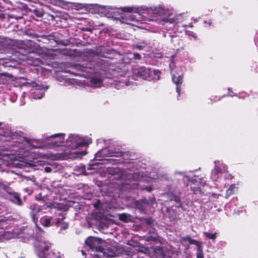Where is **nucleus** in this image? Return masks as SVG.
Returning <instances> with one entry per match:
<instances>
[{"mask_svg":"<svg viewBox=\"0 0 258 258\" xmlns=\"http://www.w3.org/2000/svg\"><path fill=\"white\" fill-rule=\"evenodd\" d=\"M47 139H52L53 147L61 146L63 152L56 154L51 155L50 157L53 160H68L81 159L87 154L86 150L80 152L75 151L76 149L87 146L90 144L92 140L89 138H81L78 135L71 134L66 140L63 145H61L64 139L63 134H57L48 137Z\"/></svg>","mask_w":258,"mask_h":258,"instance_id":"obj_1","label":"nucleus"},{"mask_svg":"<svg viewBox=\"0 0 258 258\" xmlns=\"http://www.w3.org/2000/svg\"><path fill=\"white\" fill-rule=\"evenodd\" d=\"M122 11L127 13L135 12L139 14H146V12L152 11L153 14V18L150 20L155 21L159 24L164 26L167 24H172L175 23L176 19L175 18L173 11L171 10L162 7L151 8L150 9H145L143 7H123L121 8Z\"/></svg>","mask_w":258,"mask_h":258,"instance_id":"obj_2","label":"nucleus"},{"mask_svg":"<svg viewBox=\"0 0 258 258\" xmlns=\"http://www.w3.org/2000/svg\"><path fill=\"white\" fill-rule=\"evenodd\" d=\"M100 241L99 238L93 237H89L86 240V244L89 246L92 251L99 252L98 254L91 253L90 257L86 258H101L102 256V248L100 245Z\"/></svg>","mask_w":258,"mask_h":258,"instance_id":"obj_3","label":"nucleus"},{"mask_svg":"<svg viewBox=\"0 0 258 258\" xmlns=\"http://www.w3.org/2000/svg\"><path fill=\"white\" fill-rule=\"evenodd\" d=\"M160 72L158 70H153L146 68H141L138 72V75L145 80H159Z\"/></svg>","mask_w":258,"mask_h":258,"instance_id":"obj_4","label":"nucleus"},{"mask_svg":"<svg viewBox=\"0 0 258 258\" xmlns=\"http://www.w3.org/2000/svg\"><path fill=\"white\" fill-rule=\"evenodd\" d=\"M30 209L31 210L30 214L32 221L36 224L39 217V213L41 211V209L37 205L33 204L30 207Z\"/></svg>","mask_w":258,"mask_h":258,"instance_id":"obj_5","label":"nucleus"},{"mask_svg":"<svg viewBox=\"0 0 258 258\" xmlns=\"http://www.w3.org/2000/svg\"><path fill=\"white\" fill-rule=\"evenodd\" d=\"M222 166L223 169H221L220 168L218 167L217 165H216L214 169L212 170L211 178L213 180L217 181L223 173V171L226 170V166L225 165H223Z\"/></svg>","mask_w":258,"mask_h":258,"instance_id":"obj_6","label":"nucleus"},{"mask_svg":"<svg viewBox=\"0 0 258 258\" xmlns=\"http://www.w3.org/2000/svg\"><path fill=\"white\" fill-rule=\"evenodd\" d=\"M171 73L172 74V81L176 84V92L178 93V96H180L181 91L180 85L182 83V76L181 75L176 76V75L173 73L172 71H171Z\"/></svg>","mask_w":258,"mask_h":258,"instance_id":"obj_7","label":"nucleus"},{"mask_svg":"<svg viewBox=\"0 0 258 258\" xmlns=\"http://www.w3.org/2000/svg\"><path fill=\"white\" fill-rule=\"evenodd\" d=\"M32 97L34 99H41L44 95V91L39 87L38 88H35L32 90Z\"/></svg>","mask_w":258,"mask_h":258,"instance_id":"obj_8","label":"nucleus"},{"mask_svg":"<svg viewBox=\"0 0 258 258\" xmlns=\"http://www.w3.org/2000/svg\"><path fill=\"white\" fill-rule=\"evenodd\" d=\"M12 238V234L9 232L4 231L3 229L0 230V242L10 239Z\"/></svg>","mask_w":258,"mask_h":258,"instance_id":"obj_9","label":"nucleus"},{"mask_svg":"<svg viewBox=\"0 0 258 258\" xmlns=\"http://www.w3.org/2000/svg\"><path fill=\"white\" fill-rule=\"evenodd\" d=\"M107 152H108V149H104L102 151L98 152V154L103 153L104 155L106 156L116 157L121 156L122 154V152H108V153H107Z\"/></svg>","mask_w":258,"mask_h":258,"instance_id":"obj_10","label":"nucleus"},{"mask_svg":"<svg viewBox=\"0 0 258 258\" xmlns=\"http://www.w3.org/2000/svg\"><path fill=\"white\" fill-rule=\"evenodd\" d=\"M122 23L130 24L131 22L135 20V17L134 16L131 14L124 15L123 17H121Z\"/></svg>","mask_w":258,"mask_h":258,"instance_id":"obj_11","label":"nucleus"},{"mask_svg":"<svg viewBox=\"0 0 258 258\" xmlns=\"http://www.w3.org/2000/svg\"><path fill=\"white\" fill-rule=\"evenodd\" d=\"M184 241H187L190 244H195L198 246V247H201V243L198 241L196 240L191 238L189 236H186L183 238Z\"/></svg>","mask_w":258,"mask_h":258,"instance_id":"obj_12","label":"nucleus"},{"mask_svg":"<svg viewBox=\"0 0 258 258\" xmlns=\"http://www.w3.org/2000/svg\"><path fill=\"white\" fill-rule=\"evenodd\" d=\"M91 82L95 87H100L102 84V80L100 78L94 77L91 78Z\"/></svg>","mask_w":258,"mask_h":258,"instance_id":"obj_13","label":"nucleus"},{"mask_svg":"<svg viewBox=\"0 0 258 258\" xmlns=\"http://www.w3.org/2000/svg\"><path fill=\"white\" fill-rule=\"evenodd\" d=\"M236 191V187L234 185H231L230 187L226 190V198H228L229 196L235 193Z\"/></svg>","mask_w":258,"mask_h":258,"instance_id":"obj_14","label":"nucleus"},{"mask_svg":"<svg viewBox=\"0 0 258 258\" xmlns=\"http://www.w3.org/2000/svg\"><path fill=\"white\" fill-rule=\"evenodd\" d=\"M42 225L45 227H48L50 225L51 219L46 217H44L40 219Z\"/></svg>","mask_w":258,"mask_h":258,"instance_id":"obj_15","label":"nucleus"},{"mask_svg":"<svg viewBox=\"0 0 258 258\" xmlns=\"http://www.w3.org/2000/svg\"><path fill=\"white\" fill-rule=\"evenodd\" d=\"M13 196L14 198V202L16 204L20 205L21 204V200L19 197V196L16 192L13 193Z\"/></svg>","mask_w":258,"mask_h":258,"instance_id":"obj_16","label":"nucleus"},{"mask_svg":"<svg viewBox=\"0 0 258 258\" xmlns=\"http://www.w3.org/2000/svg\"><path fill=\"white\" fill-rule=\"evenodd\" d=\"M203 234L205 236L212 240H214L216 238L217 234L216 232H215L214 233H210L208 232H204Z\"/></svg>","mask_w":258,"mask_h":258,"instance_id":"obj_17","label":"nucleus"},{"mask_svg":"<svg viewBox=\"0 0 258 258\" xmlns=\"http://www.w3.org/2000/svg\"><path fill=\"white\" fill-rule=\"evenodd\" d=\"M103 9L104 10V14L105 15L111 14V13H114V9L111 8V7L105 6L103 7Z\"/></svg>","mask_w":258,"mask_h":258,"instance_id":"obj_18","label":"nucleus"},{"mask_svg":"<svg viewBox=\"0 0 258 258\" xmlns=\"http://www.w3.org/2000/svg\"><path fill=\"white\" fill-rule=\"evenodd\" d=\"M197 258H204V253L202 250V246L198 247L197 252Z\"/></svg>","mask_w":258,"mask_h":258,"instance_id":"obj_19","label":"nucleus"},{"mask_svg":"<svg viewBox=\"0 0 258 258\" xmlns=\"http://www.w3.org/2000/svg\"><path fill=\"white\" fill-rule=\"evenodd\" d=\"M51 254L53 258H62V256H63L59 251L56 250H54V251L52 252Z\"/></svg>","mask_w":258,"mask_h":258,"instance_id":"obj_20","label":"nucleus"},{"mask_svg":"<svg viewBox=\"0 0 258 258\" xmlns=\"http://www.w3.org/2000/svg\"><path fill=\"white\" fill-rule=\"evenodd\" d=\"M129 218V215L126 214H122L119 216L120 220L124 222H127Z\"/></svg>","mask_w":258,"mask_h":258,"instance_id":"obj_21","label":"nucleus"},{"mask_svg":"<svg viewBox=\"0 0 258 258\" xmlns=\"http://www.w3.org/2000/svg\"><path fill=\"white\" fill-rule=\"evenodd\" d=\"M34 13L38 17H41L43 16V12L40 10H34Z\"/></svg>","mask_w":258,"mask_h":258,"instance_id":"obj_22","label":"nucleus"},{"mask_svg":"<svg viewBox=\"0 0 258 258\" xmlns=\"http://www.w3.org/2000/svg\"><path fill=\"white\" fill-rule=\"evenodd\" d=\"M186 35L189 36H192L195 39H196L197 37L196 36V34L192 32H191V31H186Z\"/></svg>","mask_w":258,"mask_h":258,"instance_id":"obj_23","label":"nucleus"},{"mask_svg":"<svg viewBox=\"0 0 258 258\" xmlns=\"http://www.w3.org/2000/svg\"><path fill=\"white\" fill-rule=\"evenodd\" d=\"M44 171L46 173H50L52 171V169L50 167H45L44 168Z\"/></svg>","mask_w":258,"mask_h":258,"instance_id":"obj_24","label":"nucleus"},{"mask_svg":"<svg viewBox=\"0 0 258 258\" xmlns=\"http://www.w3.org/2000/svg\"><path fill=\"white\" fill-rule=\"evenodd\" d=\"M136 58L139 59L141 57V55L139 53H136L134 54Z\"/></svg>","mask_w":258,"mask_h":258,"instance_id":"obj_25","label":"nucleus"},{"mask_svg":"<svg viewBox=\"0 0 258 258\" xmlns=\"http://www.w3.org/2000/svg\"><path fill=\"white\" fill-rule=\"evenodd\" d=\"M201 181H200V183L203 186H204L205 184V181H203V180L202 179H200Z\"/></svg>","mask_w":258,"mask_h":258,"instance_id":"obj_26","label":"nucleus"},{"mask_svg":"<svg viewBox=\"0 0 258 258\" xmlns=\"http://www.w3.org/2000/svg\"><path fill=\"white\" fill-rule=\"evenodd\" d=\"M136 47L138 48V49H141L142 48V46H140V45H136Z\"/></svg>","mask_w":258,"mask_h":258,"instance_id":"obj_27","label":"nucleus"},{"mask_svg":"<svg viewBox=\"0 0 258 258\" xmlns=\"http://www.w3.org/2000/svg\"><path fill=\"white\" fill-rule=\"evenodd\" d=\"M175 200L176 202H178V201H179V198H178V197H176V198H175V200Z\"/></svg>","mask_w":258,"mask_h":258,"instance_id":"obj_28","label":"nucleus"},{"mask_svg":"<svg viewBox=\"0 0 258 258\" xmlns=\"http://www.w3.org/2000/svg\"><path fill=\"white\" fill-rule=\"evenodd\" d=\"M82 253L83 255H86V253L84 252V251L82 250Z\"/></svg>","mask_w":258,"mask_h":258,"instance_id":"obj_29","label":"nucleus"},{"mask_svg":"<svg viewBox=\"0 0 258 258\" xmlns=\"http://www.w3.org/2000/svg\"><path fill=\"white\" fill-rule=\"evenodd\" d=\"M59 222H60L59 220H58V221H57L56 224H58Z\"/></svg>","mask_w":258,"mask_h":258,"instance_id":"obj_30","label":"nucleus"},{"mask_svg":"<svg viewBox=\"0 0 258 258\" xmlns=\"http://www.w3.org/2000/svg\"><path fill=\"white\" fill-rule=\"evenodd\" d=\"M68 227V226L67 225L66 226H64V228H66Z\"/></svg>","mask_w":258,"mask_h":258,"instance_id":"obj_31","label":"nucleus"},{"mask_svg":"<svg viewBox=\"0 0 258 258\" xmlns=\"http://www.w3.org/2000/svg\"><path fill=\"white\" fill-rule=\"evenodd\" d=\"M165 29H168L167 27H165Z\"/></svg>","mask_w":258,"mask_h":258,"instance_id":"obj_32","label":"nucleus"},{"mask_svg":"<svg viewBox=\"0 0 258 258\" xmlns=\"http://www.w3.org/2000/svg\"><path fill=\"white\" fill-rule=\"evenodd\" d=\"M1 125V123H0V125Z\"/></svg>","mask_w":258,"mask_h":258,"instance_id":"obj_33","label":"nucleus"}]
</instances>
